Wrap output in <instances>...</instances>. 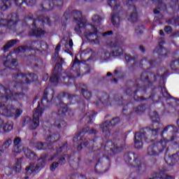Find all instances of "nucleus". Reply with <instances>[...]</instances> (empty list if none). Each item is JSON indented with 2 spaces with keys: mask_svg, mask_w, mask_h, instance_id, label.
Returning <instances> with one entry per match:
<instances>
[{
  "mask_svg": "<svg viewBox=\"0 0 179 179\" xmlns=\"http://www.w3.org/2000/svg\"><path fill=\"white\" fill-rule=\"evenodd\" d=\"M122 52V49H119V52H114L112 55H115V56H118V55H121V52Z\"/></svg>",
  "mask_w": 179,
  "mask_h": 179,
  "instance_id": "37",
  "label": "nucleus"
},
{
  "mask_svg": "<svg viewBox=\"0 0 179 179\" xmlns=\"http://www.w3.org/2000/svg\"><path fill=\"white\" fill-rule=\"evenodd\" d=\"M15 44H16V40H13V41H8L6 43V45L4 46L3 51L5 52H6V51H8V49L10 48V47H12L13 45H15Z\"/></svg>",
  "mask_w": 179,
  "mask_h": 179,
  "instance_id": "16",
  "label": "nucleus"
},
{
  "mask_svg": "<svg viewBox=\"0 0 179 179\" xmlns=\"http://www.w3.org/2000/svg\"><path fill=\"white\" fill-rule=\"evenodd\" d=\"M16 5H22L24 2L28 6H31L36 3V0H13Z\"/></svg>",
  "mask_w": 179,
  "mask_h": 179,
  "instance_id": "15",
  "label": "nucleus"
},
{
  "mask_svg": "<svg viewBox=\"0 0 179 179\" xmlns=\"http://www.w3.org/2000/svg\"><path fill=\"white\" fill-rule=\"evenodd\" d=\"M159 34L160 36H164V32H163V31H160Z\"/></svg>",
  "mask_w": 179,
  "mask_h": 179,
  "instance_id": "48",
  "label": "nucleus"
},
{
  "mask_svg": "<svg viewBox=\"0 0 179 179\" xmlns=\"http://www.w3.org/2000/svg\"><path fill=\"white\" fill-rule=\"evenodd\" d=\"M107 76H111V73H108Z\"/></svg>",
  "mask_w": 179,
  "mask_h": 179,
  "instance_id": "51",
  "label": "nucleus"
},
{
  "mask_svg": "<svg viewBox=\"0 0 179 179\" xmlns=\"http://www.w3.org/2000/svg\"><path fill=\"white\" fill-rule=\"evenodd\" d=\"M50 139H51V141H52V142H54V138L53 137H50Z\"/></svg>",
  "mask_w": 179,
  "mask_h": 179,
  "instance_id": "52",
  "label": "nucleus"
},
{
  "mask_svg": "<svg viewBox=\"0 0 179 179\" xmlns=\"http://www.w3.org/2000/svg\"><path fill=\"white\" fill-rule=\"evenodd\" d=\"M3 65L6 68H11L12 69H15L17 66V62L16 59L12 57V55H8L6 57L3 58Z\"/></svg>",
  "mask_w": 179,
  "mask_h": 179,
  "instance_id": "5",
  "label": "nucleus"
},
{
  "mask_svg": "<svg viewBox=\"0 0 179 179\" xmlns=\"http://www.w3.org/2000/svg\"><path fill=\"white\" fill-rule=\"evenodd\" d=\"M145 136L144 134L136 133L134 137V146L136 149H141L142 144V138Z\"/></svg>",
  "mask_w": 179,
  "mask_h": 179,
  "instance_id": "8",
  "label": "nucleus"
},
{
  "mask_svg": "<svg viewBox=\"0 0 179 179\" xmlns=\"http://www.w3.org/2000/svg\"><path fill=\"white\" fill-rule=\"evenodd\" d=\"M153 131V132H156V131H157V130H152Z\"/></svg>",
  "mask_w": 179,
  "mask_h": 179,
  "instance_id": "58",
  "label": "nucleus"
},
{
  "mask_svg": "<svg viewBox=\"0 0 179 179\" xmlns=\"http://www.w3.org/2000/svg\"><path fill=\"white\" fill-rule=\"evenodd\" d=\"M59 164H58V162H54L53 164H52V165L50 166V171H55V169H57V167H58Z\"/></svg>",
  "mask_w": 179,
  "mask_h": 179,
  "instance_id": "24",
  "label": "nucleus"
},
{
  "mask_svg": "<svg viewBox=\"0 0 179 179\" xmlns=\"http://www.w3.org/2000/svg\"><path fill=\"white\" fill-rule=\"evenodd\" d=\"M92 20L94 23H96V22H100V20H101V18H100V17L98 15H95L92 17Z\"/></svg>",
  "mask_w": 179,
  "mask_h": 179,
  "instance_id": "29",
  "label": "nucleus"
},
{
  "mask_svg": "<svg viewBox=\"0 0 179 179\" xmlns=\"http://www.w3.org/2000/svg\"><path fill=\"white\" fill-rule=\"evenodd\" d=\"M44 166H45V162H44V161H43L41 165L37 164H31L30 166L26 169L27 175L34 176V174H37V173H38Z\"/></svg>",
  "mask_w": 179,
  "mask_h": 179,
  "instance_id": "4",
  "label": "nucleus"
},
{
  "mask_svg": "<svg viewBox=\"0 0 179 179\" xmlns=\"http://www.w3.org/2000/svg\"><path fill=\"white\" fill-rule=\"evenodd\" d=\"M10 145H12V140L9 139L3 144V148L4 149H8Z\"/></svg>",
  "mask_w": 179,
  "mask_h": 179,
  "instance_id": "21",
  "label": "nucleus"
},
{
  "mask_svg": "<svg viewBox=\"0 0 179 179\" xmlns=\"http://www.w3.org/2000/svg\"><path fill=\"white\" fill-rule=\"evenodd\" d=\"M80 62H79V61H78V59H75L73 64L72 66V68H75L76 66H79Z\"/></svg>",
  "mask_w": 179,
  "mask_h": 179,
  "instance_id": "32",
  "label": "nucleus"
},
{
  "mask_svg": "<svg viewBox=\"0 0 179 179\" xmlns=\"http://www.w3.org/2000/svg\"><path fill=\"white\" fill-rule=\"evenodd\" d=\"M83 96L85 99H90V97L92 96V94L90 92H87V91H85L83 93Z\"/></svg>",
  "mask_w": 179,
  "mask_h": 179,
  "instance_id": "26",
  "label": "nucleus"
},
{
  "mask_svg": "<svg viewBox=\"0 0 179 179\" xmlns=\"http://www.w3.org/2000/svg\"><path fill=\"white\" fill-rule=\"evenodd\" d=\"M2 152H3V151H2V150H0V155H1V154H2Z\"/></svg>",
  "mask_w": 179,
  "mask_h": 179,
  "instance_id": "55",
  "label": "nucleus"
},
{
  "mask_svg": "<svg viewBox=\"0 0 179 179\" xmlns=\"http://www.w3.org/2000/svg\"><path fill=\"white\" fill-rule=\"evenodd\" d=\"M64 160H65V158H62V159H60V163H64Z\"/></svg>",
  "mask_w": 179,
  "mask_h": 179,
  "instance_id": "50",
  "label": "nucleus"
},
{
  "mask_svg": "<svg viewBox=\"0 0 179 179\" xmlns=\"http://www.w3.org/2000/svg\"><path fill=\"white\" fill-rule=\"evenodd\" d=\"M22 170V166L19 164H17V166L15 167V171L16 173H20V171Z\"/></svg>",
  "mask_w": 179,
  "mask_h": 179,
  "instance_id": "35",
  "label": "nucleus"
},
{
  "mask_svg": "<svg viewBox=\"0 0 179 179\" xmlns=\"http://www.w3.org/2000/svg\"><path fill=\"white\" fill-rule=\"evenodd\" d=\"M93 31H94V34H97V29L96 27H93Z\"/></svg>",
  "mask_w": 179,
  "mask_h": 179,
  "instance_id": "42",
  "label": "nucleus"
},
{
  "mask_svg": "<svg viewBox=\"0 0 179 179\" xmlns=\"http://www.w3.org/2000/svg\"><path fill=\"white\" fill-rule=\"evenodd\" d=\"M104 125H107V122H105V123H104Z\"/></svg>",
  "mask_w": 179,
  "mask_h": 179,
  "instance_id": "56",
  "label": "nucleus"
},
{
  "mask_svg": "<svg viewBox=\"0 0 179 179\" xmlns=\"http://www.w3.org/2000/svg\"><path fill=\"white\" fill-rule=\"evenodd\" d=\"M164 31L166 33H167L168 34H170L171 32V27H165Z\"/></svg>",
  "mask_w": 179,
  "mask_h": 179,
  "instance_id": "36",
  "label": "nucleus"
},
{
  "mask_svg": "<svg viewBox=\"0 0 179 179\" xmlns=\"http://www.w3.org/2000/svg\"><path fill=\"white\" fill-rule=\"evenodd\" d=\"M45 31L44 30L38 28L37 29H34L29 32V36H36V37H41V36H44Z\"/></svg>",
  "mask_w": 179,
  "mask_h": 179,
  "instance_id": "14",
  "label": "nucleus"
},
{
  "mask_svg": "<svg viewBox=\"0 0 179 179\" xmlns=\"http://www.w3.org/2000/svg\"><path fill=\"white\" fill-rule=\"evenodd\" d=\"M2 129L4 132H10L13 129V123L8 122L4 125L3 120L0 119V131H2Z\"/></svg>",
  "mask_w": 179,
  "mask_h": 179,
  "instance_id": "9",
  "label": "nucleus"
},
{
  "mask_svg": "<svg viewBox=\"0 0 179 179\" xmlns=\"http://www.w3.org/2000/svg\"><path fill=\"white\" fill-rule=\"evenodd\" d=\"M44 80H48V74L45 75Z\"/></svg>",
  "mask_w": 179,
  "mask_h": 179,
  "instance_id": "46",
  "label": "nucleus"
},
{
  "mask_svg": "<svg viewBox=\"0 0 179 179\" xmlns=\"http://www.w3.org/2000/svg\"><path fill=\"white\" fill-rule=\"evenodd\" d=\"M49 19L48 18H45L44 20H43V22H44V23H48V22H49Z\"/></svg>",
  "mask_w": 179,
  "mask_h": 179,
  "instance_id": "45",
  "label": "nucleus"
},
{
  "mask_svg": "<svg viewBox=\"0 0 179 179\" xmlns=\"http://www.w3.org/2000/svg\"><path fill=\"white\" fill-rule=\"evenodd\" d=\"M134 167H139V166L141 165V161H139L138 159H135L134 161Z\"/></svg>",
  "mask_w": 179,
  "mask_h": 179,
  "instance_id": "34",
  "label": "nucleus"
},
{
  "mask_svg": "<svg viewBox=\"0 0 179 179\" xmlns=\"http://www.w3.org/2000/svg\"><path fill=\"white\" fill-rule=\"evenodd\" d=\"M167 145V141L164 138L162 139L159 142L155 143L153 145H151L148 149V153L150 156H155V155H159L160 152H163Z\"/></svg>",
  "mask_w": 179,
  "mask_h": 179,
  "instance_id": "2",
  "label": "nucleus"
},
{
  "mask_svg": "<svg viewBox=\"0 0 179 179\" xmlns=\"http://www.w3.org/2000/svg\"><path fill=\"white\" fill-rule=\"evenodd\" d=\"M23 113L22 109H16L12 105H6L0 102V115H4V117H20Z\"/></svg>",
  "mask_w": 179,
  "mask_h": 179,
  "instance_id": "1",
  "label": "nucleus"
},
{
  "mask_svg": "<svg viewBox=\"0 0 179 179\" xmlns=\"http://www.w3.org/2000/svg\"><path fill=\"white\" fill-rule=\"evenodd\" d=\"M107 34H108V35H110V34H113V31H108V32H107V33H105L104 34H103V36H107Z\"/></svg>",
  "mask_w": 179,
  "mask_h": 179,
  "instance_id": "43",
  "label": "nucleus"
},
{
  "mask_svg": "<svg viewBox=\"0 0 179 179\" xmlns=\"http://www.w3.org/2000/svg\"><path fill=\"white\" fill-rule=\"evenodd\" d=\"M52 159H54V157H52V158H51V160H52Z\"/></svg>",
  "mask_w": 179,
  "mask_h": 179,
  "instance_id": "59",
  "label": "nucleus"
},
{
  "mask_svg": "<svg viewBox=\"0 0 179 179\" xmlns=\"http://www.w3.org/2000/svg\"><path fill=\"white\" fill-rule=\"evenodd\" d=\"M59 50H61V45L60 44L57 45L55 50V57L56 58H58V52H59Z\"/></svg>",
  "mask_w": 179,
  "mask_h": 179,
  "instance_id": "23",
  "label": "nucleus"
},
{
  "mask_svg": "<svg viewBox=\"0 0 179 179\" xmlns=\"http://www.w3.org/2000/svg\"><path fill=\"white\" fill-rule=\"evenodd\" d=\"M129 179H130V178H129Z\"/></svg>",
  "mask_w": 179,
  "mask_h": 179,
  "instance_id": "61",
  "label": "nucleus"
},
{
  "mask_svg": "<svg viewBox=\"0 0 179 179\" xmlns=\"http://www.w3.org/2000/svg\"><path fill=\"white\" fill-rule=\"evenodd\" d=\"M96 115H97V113H96L93 111H90V112H88L87 113H86V117H87V118H89V122H92V120H93V118H94V117H96Z\"/></svg>",
  "mask_w": 179,
  "mask_h": 179,
  "instance_id": "19",
  "label": "nucleus"
},
{
  "mask_svg": "<svg viewBox=\"0 0 179 179\" xmlns=\"http://www.w3.org/2000/svg\"><path fill=\"white\" fill-rule=\"evenodd\" d=\"M160 178H162V179H176V178H174L173 176H169V175H166V174H163L162 176H161Z\"/></svg>",
  "mask_w": 179,
  "mask_h": 179,
  "instance_id": "28",
  "label": "nucleus"
},
{
  "mask_svg": "<svg viewBox=\"0 0 179 179\" xmlns=\"http://www.w3.org/2000/svg\"><path fill=\"white\" fill-rule=\"evenodd\" d=\"M25 156L30 159V160H34L36 159V154L34 152H32L31 150H27L25 151Z\"/></svg>",
  "mask_w": 179,
  "mask_h": 179,
  "instance_id": "17",
  "label": "nucleus"
},
{
  "mask_svg": "<svg viewBox=\"0 0 179 179\" xmlns=\"http://www.w3.org/2000/svg\"><path fill=\"white\" fill-rule=\"evenodd\" d=\"M164 131H167V128L164 129Z\"/></svg>",
  "mask_w": 179,
  "mask_h": 179,
  "instance_id": "57",
  "label": "nucleus"
},
{
  "mask_svg": "<svg viewBox=\"0 0 179 179\" xmlns=\"http://www.w3.org/2000/svg\"><path fill=\"white\" fill-rule=\"evenodd\" d=\"M108 5L110 6V8H117V6L120 5V3L115 1V0H110L108 2Z\"/></svg>",
  "mask_w": 179,
  "mask_h": 179,
  "instance_id": "20",
  "label": "nucleus"
},
{
  "mask_svg": "<svg viewBox=\"0 0 179 179\" xmlns=\"http://www.w3.org/2000/svg\"><path fill=\"white\" fill-rule=\"evenodd\" d=\"M19 143H20V138L17 137L14 140L15 145L13 150L14 156H16V155H18V153H22V149H23V147L19 145Z\"/></svg>",
  "mask_w": 179,
  "mask_h": 179,
  "instance_id": "10",
  "label": "nucleus"
},
{
  "mask_svg": "<svg viewBox=\"0 0 179 179\" xmlns=\"http://www.w3.org/2000/svg\"><path fill=\"white\" fill-rule=\"evenodd\" d=\"M28 178H25V179H27Z\"/></svg>",
  "mask_w": 179,
  "mask_h": 179,
  "instance_id": "60",
  "label": "nucleus"
},
{
  "mask_svg": "<svg viewBox=\"0 0 179 179\" xmlns=\"http://www.w3.org/2000/svg\"><path fill=\"white\" fill-rule=\"evenodd\" d=\"M140 50H141V51H142V52H143L145 51V49H143V47H141Z\"/></svg>",
  "mask_w": 179,
  "mask_h": 179,
  "instance_id": "49",
  "label": "nucleus"
},
{
  "mask_svg": "<svg viewBox=\"0 0 179 179\" xmlns=\"http://www.w3.org/2000/svg\"><path fill=\"white\" fill-rule=\"evenodd\" d=\"M77 16H78V18H76V20L77 22V27L75 28V31L78 33L80 29H82V27H85V20L82 17V13L80 11H78L76 13Z\"/></svg>",
  "mask_w": 179,
  "mask_h": 179,
  "instance_id": "7",
  "label": "nucleus"
},
{
  "mask_svg": "<svg viewBox=\"0 0 179 179\" xmlns=\"http://www.w3.org/2000/svg\"><path fill=\"white\" fill-rule=\"evenodd\" d=\"M129 17L128 20L130 22H136V19H138V13H136V7L134 6H131L129 8Z\"/></svg>",
  "mask_w": 179,
  "mask_h": 179,
  "instance_id": "11",
  "label": "nucleus"
},
{
  "mask_svg": "<svg viewBox=\"0 0 179 179\" xmlns=\"http://www.w3.org/2000/svg\"><path fill=\"white\" fill-rule=\"evenodd\" d=\"M38 146H41V148H38L39 150L43 149V147L44 146V144L40 143L38 144Z\"/></svg>",
  "mask_w": 179,
  "mask_h": 179,
  "instance_id": "44",
  "label": "nucleus"
},
{
  "mask_svg": "<svg viewBox=\"0 0 179 179\" xmlns=\"http://www.w3.org/2000/svg\"><path fill=\"white\" fill-rule=\"evenodd\" d=\"M50 89H46L43 92V97L42 100H47V94H48V92H50Z\"/></svg>",
  "mask_w": 179,
  "mask_h": 179,
  "instance_id": "31",
  "label": "nucleus"
},
{
  "mask_svg": "<svg viewBox=\"0 0 179 179\" xmlns=\"http://www.w3.org/2000/svg\"><path fill=\"white\" fill-rule=\"evenodd\" d=\"M24 51H26V47L24 46H21L20 48H18L16 50L15 52H24Z\"/></svg>",
  "mask_w": 179,
  "mask_h": 179,
  "instance_id": "25",
  "label": "nucleus"
},
{
  "mask_svg": "<svg viewBox=\"0 0 179 179\" xmlns=\"http://www.w3.org/2000/svg\"><path fill=\"white\" fill-rule=\"evenodd\" d=\"M3 26H8V29H13L16 26V22L12 20L8 22L6 20H0V27Z\"/></svg>",
  "mask_w": 179,
  "mask_h": 179,
  "instance_id": "12",
  "label": "nucleus"
},
{
  "mask_svg": "<svg viewBox=\"0 0 179 179\" xmlns=\"http://www.w3.org/2000/svg\"><path fill=\"white\" fill-rule=\"evenodd\" d=\"M82 148H83V147H82V145L78 146V149H82Z\"/></svg>",
  "mask_w": 179,
  "mask_h": 179,
  "instance_id": "53",
  "label": "nucleus"
},
{
  "mask_svg": "<svg viewBox=\"0 0 179 179\" xmlns=\"http://www.w3.org/2000/svg\"><path fill=\"white\" fill-rule=\"evenodd\" d=\"M160 13V10H159V9H155L154 10V13H155V15H157Z\"/></svg>",
  "mask_w": 179,
  "mask_h": 179,
  "instance_id": "41",
  "label": "nucleus"
},
{
  "mask_svg": "<svg viewBox=\"0 0 179 179\" xmlns=\"http://www.w3.org/2000/svg\"><path fill=\"white\" fill-rule=\"evenodd\" d=\"M8 2H9V0L0 1V9L1 10L8 9Z\"/></svg>",
  "mask_w": 179,
  "mask_h": 179,
  "instance_id": "18",
  "label": "nucleus"
},
{
  "mask_svg": "<svg viewBox=\"0 0 179 179\" xmlns=\"http://www.w3.org/2000/svg\"><path fill=\"white\" fill-rule=\"evenodd\" d=\"M37 78V76H36V74H27L26 76V79H28V80L27 81V83H29V82L31 81V80H30V78Z\"/></svg>",
  "mask_w": 179,
  "mask_h": 179,
  "instance_id": "22",
  "label": "nucleus"
},
{
  "mask_svg": "<svg viewBox=\"0 0 179 179\" xmlns=\"http://www.w3.org/2000/svg\"><path fill=\"white\" fill-rule=\"evenodd\" d=\"M125 59L128 62L131 61V59H132V58L131 57V55H127L125 56Z\"/></svg>",
  "mask_w": 179,
  "mask_h": 179,
  "instance_id": "39",
  "label": "nucleus"
},
{
  "mask_svg": "<svg viewBox=\"0 0 179 179\" xmlns=\"http://www.w3.org/2000/svg\"><path fill=\"white\" fill-rule=\"evenodd\" d=\"M32 47H36V50L38 48H40V47H41L40 42H34V43H32Z\"/></svg>",
  "mask_w": 179,
  "mask_h": 179,
  "instance_id": "33",
  "label": "nucleus"
},
{
  "mask_svg": "<svg viewBox=\"0 0 179 179\" xmlns=\"http://www.w3.org/2000/svg\"><path fill=\"white\" fill-rule=\"evenodd\" d=\"M84 132H85L87 134H96V132L94 131V129H90L89 127L85 129Z\"/></svg>",
  "mask_w": 179,
  "mask_h": 179,
  "instance_id": "27",
  "label": "nucleus"
},
{
  "mask_svg": "<svg viewBox=\"0 0 179 179\" xmlns=\"http://www.w3.org/2000/svg\"><path fill=\"white\" fill-rule=\"evenodd\" d=\"M62 68V65L60 63H57L54 69V74L51 76L50 80L52 83H57V82H59V74L58 72L61 71Z\"/></svg>",
  "mask_w": 179,
  "mask_h": 179,
  "instance_id": "6",
  "label": "nucleus"
},
{
  "mask_svg": "<svg viewBox=\"0 0 179 179\" xmlns=\"http://www.w3.org/2000/svg\"><path fill=\"white\" fill-rule=\"evenodd\" d=\"M88 143H89L88 142L83 143V147L86 148V146H87Z\"/></svg>",
  "mask_w": 179,
  "mask_h": 179,
  "instance_id": "47",
  "label": "nucleus"
},
{
  "mask_svg": "<svg viewBox=\"0 0 179 179\" xmlns=\"http://www.w3.org/2000/svg\"><path fill=\"white\" fill-rule=\"evenodd\" d=\"M7 93H8V95L6 96H2V94L0 93V100L1 101L5 102V101H10L16 97V95H13L12 92H10V90L7 91Z\"/></svg>",
  "mask_w": 179,
  "mask_h": 179,
  "instance_id": "13",
  "label": "nucleus"
},
{
  "mask_svg": "<svg viewBox=\"0 0 179 179\" xmlns=\"http://www.w3.org/2000/svg\"><path fill=\"white\" fill-rule=\"evenodd\" d=\"M33 27H36V23L33 24Z\"/></svg>",
  "mask_w": 179,
  "mask_h": 179,
  "instance_id": "54",
  "label": "nucleus"
},
{
  "mask_svg": "<svg viewBox=\"0 0 179 179\" xmlns=\"http://www.w3.org/2000/svg\"><path fill=\"white\" fill-rule=\"evenodd\" d=\"M69 45L70 47H73V42L72 41V40H70L69 42Z\"/></svg>",
  "mask_w": 179,
  "mask_h": 179,
  "instance_id": "40",
  "label": "nucleus"
},
{
  "mask_svg": "<svg viewBox=\"0 0 179 179\" xmlns=\"http://www.w3.org/2000/svg\"><path fill=\"white\" fill-rule=\"evenodd\" d=\"M162 92L164 97H169V93L167 92V90H166V88H162Z\"/></svg>",
  "mask_w": 179,
  "mask_h": 179,
  "instance_id": "30",
  "label": "nucleus"
},
{
  "mask_svg": "<svg viewBox=\"0 0 179 179\" xmlns=\"http://www.w3.org/2000/svg\"><path fill=\"white\" fill-rule=\"evenodd\" d=\"M43 107H44V106L42 103L41 104H38L37 108L35 110L31 123V129H36V128L38 127V120L43 115V113H44V108H43Z\"/></svg>",
  "mask_w": 179,
  "mask_h": 179,
  "instance_id": "3",
  "label": "nucleus"
},
{
  "mask_svg": "<svg viewBox=\"0 0 179 179\" xmlns=\"http://www.w3.org/2000/svg\"><path fill=\"white\" fill-rule=\"evenodd\" d=\"M118 20L115 15H112V23L115 26V20Z\"/></svg>",
  "mask_w": 179,
  "mask_h": 179,
  "instance_id": "38",
  "label": "nucleus"
}]
</instances>
